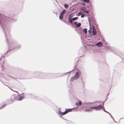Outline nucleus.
Wrapping results in <instances>:
<instances>
[{"label":"nucleus","instance_id":"obj_1","mask_svg":"<svg viewBox=\"0 0 124 124\" xmlns=\"http://www.w3.org/2000/svg\"><path fill=\"white\" fill-rule=\"evenodd\" d=\"M12 20L11 19L7 17L4 16H3L0 13V23L1 24L3 21L7 20L10 21Z\"/></svg>","mask_w":124,"mask_h":124},{"label":"nucleus","instance_id":"obj_2","mask_svg":"<svg viewBox=\"0 0 124 124\" xmlns=\"http://www.w3.org/2000/svg\"><path fill=\"white\" fill-rule=\"evenodd\" d=\"M72 109H66L65 111L64 112H62L60 110V109L59 110H58V114L61 116H62L63 115H64L70 112L71 111Z\"/></svg>","mask_w":124,"mask_h":124},{"label":"nucleus","instance_id":"obj_3","mask_svg":"<svg viewBox=\"0 0 124 124\" xmlns=\"http://www.w3.org/2000/svg\"><path fill=\"white\" fill-rule=\"evenodd\" d=\"M79 77V73L78 72H77L75 73L74 76L72 77L70 79V81H73L78 79Z\"/></svg>","mask_w":124,"mask_h":124},{"label":"nucleus","instance_id":"obj_4","mask_svg":"<svg viewBox=\"0 0 124 124\" xmlns=\"http://www.w3.org/2000/svg\"><path fill=\"white\" fill-rule=\"evenodd\" d=\"M95 109L96 110H99L101 109L102 108L101 105H100L96 107H94Z\"/></svg>","mask_w":124,"mask_h":124},{"label":"nucleus","instance_id":"obj_5","mask_svg":"<svg viewBox=\"0 0 124 124\" xmlns=\"http://www.w3.org/2000/svg\"><path fill=\"white\" fill-rule=\"evenodd\" d=\"M93 31H92V33H93V34L94 35H96L97 34V33H96V30L94 26H93Z\"/></svg>","mask_w":124,"mask_h":124},{"label":"nucleus","instance_id":"obj_6","mask_svg":"<svg viewBox=\"0 0 124 124\" xmlns=\"http://www.w3.org/2000/svg\"><path fill=\"white\" fill-rule=\"evenodd\" d=\"M103 44L101 42H99L96 44V46L98 47H101L103 46Z\"/></svg>","mask_w":124,"mask_h":124},{"label":"nucleus","instance_id":"obj_7","mask_svg":"<svg viewBox=\"0 0 124 124\" xmlns=\"http://www.w3.org/2000/svg\"><path fill=\"white\" fill-rule=\"evenodd\" d=\"M24 98L25 97L24 95L20 96V97H18V101H21L24 99Z\"/></svg>","mask_w":124,"mask_h":124},{"label":"nucleus","instance_id":"obj_8","mask_svg":"<svg viewBox=\"0 0 124 124\" xmlns=\"http://www.w3.org/2000/svg\"><path fill=\"white\" fill-rule=\"evenodd\" d=\"M78 100L79 101V102H76V103L75 105H78L79 104V106H80L82 104V102L80 100Z\"/></svg>","mask_w":124,"mask_h":124},{"label":"nucleus","instance_id":"obj_9","mask_svg":"<svg viewBox=\"0 0 124 124\" xmlns=\"http://www.w3.org/2000/svg\"><path fill=\"white\" fill-rule=\"evenodd\" d=\"M95 102H87L85 103H84L83 104L86 105H90L92 104H93L95 103Z\"/></svg>","mask_w":124,"mask_h":124},{"label":"nucleus","instance_id":"obj_10","mask_svg":"<svg viewBox=\"0 0 124 124\" xmlns=\"http://www.w3.org/2000/svg\"><path fill=\"white\" fill-rule=\"evenodd\" d=\"M105 48L109 50H111V48L109 46H106Z\"/></svg>","mask_w":124,"mask_h":124},{"label":"nucleus","instance_id":"obj_11","mask_svg":"<svg viewBox=\"0 0 124 124\" xmlns=\"http://www.w3.org/2000/svg\"><path fill=\"white\" fill-rule=\"evenodd\" d=\"M89 108L90 110H91V111H93V110L95 109L94 106L90 107Z\"/></svg>","mask_w":124,"mask_h":124},{"label":"nucleus","instance_id":"obj_12","mask_svg":"<svg viewBox=\"0 0 124 124\" xmlns=\"http://www.w3.org/2000/svg\"><path fill=\"white\" fill-rule=\"evenodd\" d=\"M6 105V104H4L3 105L0 107V109H2L3 108H4V107H5Z\"/></svg>","mask_w":124,"mask_h":124},{"label":"nucleus","instance_id":"obj_13","mask_svg":"<svg viewBox=\"0 0 124 124\" xmlns=\"http://www.w3.org/2000/svg\"><path fill=\"white\" fill-rule=\"evenodd\" d=\"M87 30L86 28H85L83 29V31L85 34L87 33Z\"/></svg>","mask_w":124,"mask_h":124},{"label":"nucleus","instance_id":"obj_14","mask_svg":"<svg viewBox=\"0 0 124 124\" xmlns=\"http://www.w3.org/2000/svg\"><path fill=\"white\" fill-rule=\"evenodd\" d=\"M64 6L65 8H67L69 7V5L67 4H64Z\"/></svg>","mask_w":124,"mask_h":124},{"label":"nucleus","instance_id":"obj_15","mask_svg":"<svg viewBox=\"0 0 124 124\" xmlns=\"http://www.w3.org/2000/svg\"><path fill=\"white\" fill-rule=\"evenodd\" d=\"M65 11L66 10H64L61 12V13L60 14H61H61L62 15H63L64 14L65 12Z\"/></svg>","mask_w":124,"mask_h":124},{"label":"nucleus","instance_id":"obj_16","mask_svg":"<svg viewBox=\"0 0 124 124\" xmlns=\"http://www.w3.org/2000/svg\"><path fill=\"white\" fill-rule=\"evenodd\" d=\"M63 17V15L61 14H61H60L59 15V19L61 20H62Z\"/></svg>","mask_w":124,"mask_h":124},{"label":"nucleus","instance_id":"obj_17","mask_svg":"<svg viewBox=\"0 0 124 124\" xmlns=\"http://www.w3.org/2000/svg\"><path fill=\"white\" fill-rule=\"evenodd\" d=\"M85 112H90L91 111V110H90V108L89 109H86L85 110Z\"/></svg>","mask_w":124,"mask_h":124},{"label":"nucleus","instance_id":"obj_18","mask_svg":"<svg viewBox=\"0 0 124 124\" xmlns=\"http://www.w3.org/2000/svg\"><path fill=\"white\" fill-rule=\"evenodd\" d=\"M81 25V24L80 23H78L77 25H76V26L77 27H80Z\"/></svg>","mask_w":124,"mask_h":124},{"label":"nucleus","instance_id":"obj_19","mask_svg":"<svg viewBox=\"0 0 124 124\" xmlns=\"http://www.w3.org/2000/svg\"><path fill=\"white\" fill-rule=\"evenodd\" d=\"M78 18V17H76L72 18V20L73 21H75L76 20H77Z\"/></svg>","mask_w":124,"mask_h":124},{"label":"nucleus","instance_id":"obj_20","mask_svg":"<svg viewBox=\"0 0 124 124\" xmlns=\"http://www.w3.org/2000/svg\"><path fill=\"white\" fill-rule=\"evenodd\" d=\"M83 1L84 2L86 3H88L89 2V0H83Z\"/></svg>","mask_w":124,"mask_h":124},{"label":"nucleus","instance_id":"obj_21","mask_svg":"<svg viewBox=\"0 0 124 124\" xmlns=\"http://www.w3.org/2000/svg\"><path fill=\"white\" fill-rule=\"evenodd\" d=\"M110 116V117H111V118H112V119H113V120H114V122H116L114 121V118L112 117V116L111 115V114H110L109 113L108 114Z\"/></svg>","mask_w":124,"mask_h":124},{"label":"nucleus","instance_id":"obj_22","mask_svg":"<svg viewBox=\"0 0 124 124\" xmlns=\"http://www.w3.org/2000/svg\"><path fill=\"white\" fill-rule=\"evenodd\" d=\"M81 11H83L84 12V11H85V9H84L83 8H82L81 9Z\"/></svg>","mask_w":124,"mask_h":124},{"label":"nucleus","instance_id":"obj_23","mask_svg":"<svg viewBox=\"0 0 124 124\" xmlns=\"http://www.w3.org/2000/svg\"><path fill=\"white\" fill-rule=\"evenodd\" d=\"M69 21L70 22V23H71L72 22V21H73L72 20V19H69Z\"/></svg>","mask_w":124,"mask_h":124},{"label":"nucleus","instance_id":"obj_24","mask_svg":"<svg viewBox=\"0 0 124 124\" xmlns=\"http://www.w3.org/2000/svg\"><path fill=\"white\" fill-rule=\"evenodd\" d=\"M82 13L80 12H79L78 14V16H79L81 15Z\"/></svg>","mask_w":124,"mask_h":124},{"label":"nucleus","instance_id":"obj_25","mask_svg":"<svg viewBox=\"0 0 124 124\" xmlns=\"http://www.w3.org/2000/svg\"><path fill=\"white\" fill-rule=\"evenodd\" d=\"M103 110H104V111L105 112H106V113H108V114H109V112H108L107 111H106L104 109H103Z\"/></svg>","mask_w":124,"mask_h":124},{"label":"nucleus","instance_id":"obj_26","mask_svg":"<svg viewBox=\"0 0 124 124\" xmlns=\"http://www.w3.org/2000/svg\"><path fill=\"white\" fill-rule=\"evenodd\" d=\"M84 15H83V14H82V15H81V17L82 18L83 17H84Z\"/></svg>","mask_w":124,"mask_h":124},{"label":"nucleus","instance_id":"obj_27","mask_svg":"<svg viewBox=\"0 0 124 124\" xmlns=\"http://www.w3.org/2000/svg\"><path fill=\"white\" fill-rule=\"evenodd\" d=\"M84 12L87 13H88V12L87 11H84Z\"/></svg>","mask_w":124,"mask_h":124},{"label":"nucleus","instance_id":"obj_28","mask_svg":"<svg viewBox=\"0 0 124 124\" xmlns=\"http://www.w3.org/2000/svg\"><path fill=\"white\" fill-rule=\"evenodd\" d=\"M91 31L90 30H89L88 31V33H91Z\"/></svg>","mask_w":124,"mask_h":124},{"label":"nucleus","instance_id":"obj_29","mask_svg":"<svg viewBox=\"0 0 124 124\" xmlns=\"http://www.w3.org/2000/svg\"><path fill=\"white\" fill-rule=\"evenodd\" d=\"M82 4L84 6H85V4L84 3H82Z\"/></svg>","mask_w":124,"mask_h":124},{"label":"nucleus","instance_id":"obj_30","mask_svg":"<svg viewBox=\"0 0 124 124\" xmlns=\"http://www.w3.org/2000/svg\"><path fill=\"white\" fill-rule=\"evenodd\" d=\"M77 22H74V24H77Z\"/></svg>","mask_w":124,"mask_h":124},{"label":"nucleus","instance_id":"obj_31","mask_svg":"<svg viewBox=\"0 0 124 124\" xmlns=\"http://www.w3.org/2000/svg\"><path fill=\"white\" fill-rule=\"evenodd\" d=\"M20 47V45L19 46V47Z\"/></svg>","mask_w":124,"mask_h":124},{"label":"nucleus","instance_id":"obj_32","mask_svg":"<svg viewBox=\"0 0 124 124\" xmlns=\"http://www.w3.org/2000/svg\"><path fill=\"white\" fill-rule=\"evenodd\" d=\"M15 92H17V93H18L17 92V91H15Z\"/></svg>","mask_w":124,"mask_h":124},{"label":"nucleus","instance_id":"obj_33","mask_svg":"<svg viewBox=\"0 0 124 124\" xmlns=\"http://www.w3.org/2000/svg\"><path fill=\"white\" fill-rule=\"evenodd\" d=\"M7 42H8V41L7 40Z\"/></svg>","mask_w":124,"mask_h":124},{"label":"nucleus","instance_id":"obj_34","mask_svg":"<svg viewBox=\"0 0 124 124\" xmlns=\"http://www.w3.org/2000/svg\"><path fill=\"white\" fill-rule=\"evenodd\" d=\"M5 36H6V37H7V36H6V34H5Z\"/></svg>","mask_w":124,"mask_h":124},{"label":"nucleus","instance_id":"obj_35","mask_svg":"<svg viewBox=\"0 0 124 124\" xmlns=\"http://www.w3.org/2000/svg\"><path fill=\"white\" fill-rule=\"evenodd\" d=\"M62 119H63V118L62 117Z\"/></svg>","mask_w":124,"mask_h":124}]
</instances>
